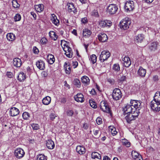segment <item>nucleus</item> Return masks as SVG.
I'll list each match as a JSON object with an SVG mask.
<instances>
[{
    "mask_svg": "<svg viewBox=\"0 0 160 160\" xmlns=\"http://www.w3.org/2000/svg\"><path fill=\"white\" fill-rule=\"evenodd\" d=\"M123 61V65L126 67H129L131 64V61L129 58L125 56L122 59Z\"/></svg>",
    "mask_w": 160,
    "mask_h": 160,
    "instance_id": "obj_17",
    "label": "nucleus"
},
{
    "mask_svg": "<svg viewBox=\"0 0 160 160\" xmlns=\"http://www.w3.org/2000/svg\"><path fill=\"white\" fill-rule=\"evenodd\" d=\"M37 160H47V157L43 154H39L37 156Z\"/></svg>",
    "mask_w": 160,
    "mask_h": 160,
    "instance_id": "obj_37",
    "label": "nucleus"
},
{
    "mask_svg": "<svg viewBox=\"0 0 160 160\" xmlns=\"http://www.w3.org/2000/svg\"><path fill=\"white\" fill-rule=\"evenodd\" d=\"M48 75L47 72L45 71H43L41 73L42 76L43 78L46 77Z\"/></svg>",
    "mask_w": 160,
    "mask_h": 160,
    "instance_id": "obj_57",
    "label": "nucleus"
},
{
    "mask_svg": "<svg viewBox=\"0 0 160 160\" xmlns=\"http://www.w3.org/2000/svg\"><path fill=\"white\" fill-rule=\"evenodd\" d=\"M142 102L140 101L131 100L130 102V104L131 105L133 109L135 112H137L138 113H140V110L141 109V104Z\"/></svg>",
    "mask_w": 160,
    "mask_h": 160,
    "instance_id": "obj_1",
    "label": "nucleus"
},
{
    "mask_svg": "<svg viewBox=\"0 0 160 160\" xmlns=\"http://www.w3.org/2000/svg\"><path fill=\"white\" fill-rule=\"evenodd\" d=\"M22 116L24 119H28L30 118V114L27 112H24L23 113Z\"/></svg>",
    "mask_w": 160,
    "mask_h": 160,
    "instance_id": "obj_40",
    "label": "nucleus"
},
{
    "mask_svg": "<svg viewBox=\"0 0 160 160\" xmlns=\"http://www.w3.org/2000/svg\"><path fill=\"white\" fill-rule=\"evenodd\" d=\"M99 25L101 27H104L107 26V23L105 21H101L99 22Z\"/></svg>",
    "mask_w": 160,
    "mask_h": 160,
    "instance_id": "obj_47",
    "label": "nucleus"
},
{
    "mask_svg": "<svg viewBox=\"0 0 160 160\" xmlns=\"http://www.w3.org/2000/svg\"><path fill=\"white\" fill-rule=\"evenodd\" d=\"M98 39L99 41L102 42H105L107 41L108 38L107 35L103 33H100L98 35Z\"/></svg>",
    "mask_w": 160,
    "mask_h": 160,
    "instance_id": "obj_14",
    "label": "nucleus"
},
{
    "mask_svg": "<svg viewBox=\"0 0 160 160\" xmlns=\"http://www.w3.org/2000/svg\"><path fill=\"white\" fill-rule=\"evenodd\" d=\"M122 93L118 88H116L113 91L112 97L113 99L115 100H119L122 97Z\"/></svg>",
    "mask_w": 160,
    "mask_h": 160,
    "instance_id": "obj_6",
    "label": "nucleus"
},
{
    "mask_svg": "<svg viewBox=\"0 0 160 160\" xmlns=\"http://www.w3.org/2000/svg\"><path fill=\"white\" fill-rule=\"evenodd\" d=\"M134 159L135 160H142V158L141 155L138 156V157L135 158Z\"/></svg>",
    "mask_w": 160,
    "mask_h": 160,
    "instance_id": "obj_64",
    "label": "nucleus"
},
{
    "mask_svg": "<svg viewBox=\"0 0 160 160\" xmlns=\"http://www.w3.org/2000/svg\"><path fill=\"white\" fill-rule=\"evenodd\" d=\"M150 106L154 112H159L160 110V103L153 100L151 102Z\"/></svg>",
    "mask_w": 160,
    "mask_h": 160,
    "instance_id": "obj_8",
    "label": "nucleus"
},
{
    "mask_svg": "<svg viewBox=\"0 0 160 160\" xmlns=\"http://www.w3.org/2000/svg\"><path fill=\"white\" fill-rule=\"evenodd\" d=\"M56 117L55 114L53 113H51L50 115V118L52 120H53Z\"/></svg>",
    "mask_w": 160,
    "mask_h": 160,
    "instance_id": "obj_59",
    "label": "nucleus"
},
{
    "mask_svg": "<svg viewBox=\"0 0 160 160\" xmlns=\"http://www.w3.org/2000/svg\"><path fill=\"white\" fill-rule=\"evenodd\" d=\"M51 101V97L48 96H47L44 98L42 100V102L43 104L45 105H48L49 104Z\"/></svg>",
    "mask_w": 160,
    "mask_h": 160,
    "instance_id": "obj_27",
    "label": "nucleus"
},
{
    "mask_svg": "<svg viewBox=\"0 0 160 160\" xmlns=\"http://www.w3.org/2000/svg\"><path fill=\"white\" fill-rule=\"evenodd\" d=\"M82 82L85 86L88 85L90 83V80L88 77L86 76L82 77L81 78Z\"/></svg>",
    "mask_w": 160,
    "mask_h": 160,
    "instance_id": "obj_22",
    "label": "nucleus"
},
{
    "mask_svg": "<svg viewBox=\"0 0 160 160\" xmlns=\"http://www.w3.org/2000/svg\"><path fill=\"white\" fill-rule=\"evenodd\" d=\"M64 68L67 74H69L70 73L71 71V68L69 63L65 62L64 65Z\"/></svg>",
    "mask_w": 160,
    "mask_h": 160,
    "instance_id": "obj_23",
    "label": "nucleus"
},
{
    "mask_svg": "<svg viewBox=\"0 0 160 160\" xmlns=\"http://www.w3.org/2000/svg\"><path fill=\"white\" fill-rule=\"evenodd\" d=\"M83 35L86 37H89L92 34V32L88 28H85L83 31Z\"/></svg>",
    "mask_w": 160,
    "mask_h": 160,
    "instance_id": "obj_30",
    "label": "nucleus"
},
{
    "mask_svg": "<svg viewBox=\"0 0 160 160\" xmlns=\"http://www.w3.org/2000/svg\"><path fill=\"white\" fill-rule=\"evenodd\" d=\"M73 66L74 68H77L78 65V63L76 61H75L72 62Z\"/></svg>",
    "mask_w": 160,
    "mask_h": 160,
    "instance_id": "obj_61",
    "label": "nucleus"
},
{
    "mask_svg": "<svg viewBox=\"0 0 160 160\" xmlns=\"http://www.w3.org/2000/svg\"><path fill=\"white\" fill-rule=\"evenodd\" d=\"M89 103L90 105L92 107L94 108H96L97 107V105L96 104V103L93 101H90Z\"/></svg>",
    "mask_w": 160,
    "mask_h": 160,
    "instance_id": "obj_48",
    "label": "nucleus"
},
{
    "mask_svg": "<svg viewBox=\"0 0 160 160\" xmlns=\"http://www.w3.org/2000/svg\"><path fill=\"white\" fill-rule=\"evenodd\" d=\"M92 15L95 17H98L99 14L97 10H94L92 12Z\"/></svg>",
    "mask_w": 160,
    "mask_h": 160,
    "instance_id": "obj_51",
    "label": "nucleus"
},
{
    "mask_svg": "<svg viewBox=\"0 0 160 160\" xmlns=\"http://www.w3.org/2000/svg\"><path fill=\"white\" fill-rule=\"evenodd\" d=\"M49 35L51 36V35H52L54 36L53 39L54 41H56L58 38V36L57 35L56 33L53 31H50L49 32Z\"/></svg>",
    "mask_w": 160,
    "mask_h": 160,
    "instance_id": "obj_41",
    "label": "nucleus"
},
{
    "mask_svg": "<svg viewBox=\"0 0 160 160\" xmlns=\"http://www.w3.org/2000/svg\"><path fill=\"white\" fill-rule=\"evenodd\" d=\"M63 49L64 51L66 49L67 50L66 52L73 53L71 48L68 46H66L65 47H64Z\"/></svg>",
    "mask_w": 160,
    "mask_h": 160,
    "instance_id": "obj_53",
    "label": "nucleus"
},
{
    "mask_svg": "<svg viewBox=\"0 0 160 160\" xmlns=\"http://www.w3.org/2000/svg\"><path fill=\"white\" fill-rule=\"evenodd\" d=\"M66 51L67 50L66 49L64 50V52H65V54L66 55L68 58H72L73 56V53L67 52H66Z\"/></svg>",
    "mask_w": 160,
    "mask_h": 160,
    "instance_id": "obj_46",
    "label": "nucleus"
},
{
    "mask_svg": "<svg viewBox=\"0 0 160 160\" xmlns=\"http://www.w3.org/2000/svg\"><path fill=\"white\" fill-rule=\"evenodd\" d=\"M92 158L93 159L98 158L101 159V158L100 154L98 153L94 152H93L91 154Z\"/></svg>",
    "mask_w": 160,
    "mask_h": 160,
    "instance_id": "obj_34",
    "label": "nucleus"
},
{
    "mask_svg": "<svg viewBox=\"0 0 160 160\" xmlns=\"http://www.w3.org/2000/svg\"><path fill=\"white\" fill-rule=\"evenodd\" d=\"M139 113L137 112H133L127 114L125 118L128 123H130L132 121L135 120L138 118Z\"/></svg>",
    "mask_w": 160,
    "mask_h": 160,
    "instance_id": "obj_2",
    "label": "nucleus"
},
{
    "mask_svg": "<svg viewBox=\"0 0 160 160\" xmlns=\"http://www.w3.org/2000/svg\"><path fill=\"white\" fill-rule=\"evenodd\" d=\"M123 114L125 115L133 112H135V111H134L131 105L130 104L127 105L123 108Z\"/></svg>",
    "mask_w": 160,
    "mask_h": 160,
    "instance_id": "obj_11",
    "label": "nucleus"
},
{
    "mask_svg": "<svg viewBox=\"0 0 160 160\" xmlns=\"http://www.w3.org/2000/svg\"><path fill=\"white\" fill-rule=\"evenodd\" d=\"M110 53L108 51L104 50L101 52L99 56V60L101 62H103L110 57Z\"/></svg>",
    "mask_w": 160,
    "mask_h": 160,
    "instance_id": "obj_7",
    "label": "nucleus"
},
{
    "mask_svg": "<svg viewBox=\"0 0 160 160\" xmlns=\"http://www.w3.org/2000/svg\"><path fill=\"white\" fill-rule=\"evenodd\" d=\"M67 5L68 6V10L69 12H73L74 13H75L77 12L76 9L73 3H68Z\"/></svg>",
    "mask_w": 160,
    "mask_h": 160,
    "instance_id": "obj_16",
    "label": "nucleus"
},
{
    "mask_svg": "<svg viewBox=\"0 0 160 160\" xmlns=\"http://www.w3.org/2000/svg\"><path fill=\"white\" fill-rule=\"evenodd\" d=\"M96 121L98 125H100L102 122V119L101 118L99 117H98L96 120Z\"/></svg>",
    "mask_w": 160,
    "mask_h": 160,
    "instance_id": "obj_54",
    "label": "nucleus"
},
{
    "mask_svg": "<svg viewBox=\"0 0 160 160\" xmlns=\"http://www.w3.org/2000/svg\"><path fill=\"white\" fill-rule=\"evenodd\" d=\"M134 8V2L132 1H127L125 4L124 8L127 12L132 11Z\"/></svg>",
    "mask_w": 160,
    "mask_h": 160,
    "instance_id": "obj_9",
    "label": "nucleus"
},
{
    "mask_svg": "<svg viewBox=\"0 0 160 160\" xmlns=\"http://www.w3.org/2000/svg\"><path fill=\"white\" fill-rule=\"evenodd\" d=\"M153 100L160 103V92L157 91L156 92Z\"/></svg>",
    "mask_w": 160,
    "mask_h": 160,
    "instance_id": "obj_31",
    "label": "nucleus"
},
{
    "mask_svg": "<svg viewBox=\"0 0 160 160\" xmlns=\"http://www.w3.org/2000/svg\"><path fill=\"white\" fill-rule=\"evenodd\" d=\"M111 133L113 136H115L116 135L117 133V132L116 131V129L115 128H113L111 129Z\"/></svg>",
    "mask_w": 160,
    "mask_h": 160,
    "instance_id": "obj_55",
    "label": "nucleus"
},
{
    "mask_svg": "<svg viewBox=\"0 0 160 160\" xmlns=\"http://www.w3.org/2000/svg\"><path fill=\"white\" fill-rule=\"evenodd\" d=\"M97 57L95 54H92L90 57V60L93 64L95 63L97 61Z\"/></svg>",
    "mask_w": 160,
    "mask_h": 160,
    "instance_id": "obj_35",
    "label": "nucleus"
},
{
    "mask_svg": "<svg viewBox=\"0 0 160 160\" xmlns=\"http://www.w3.org/2000/svg\"><path fill=\"white\" fill-rule=\"evenodd\" d=\"M100 109L103 112L108 113H110V108L107 102L104 101H101L100 104Z\"/></svg>",
    "mask_w": 160,
    "mask_h": 160,
    "instance_id": "obj_4",
    "label": "nucleus"
},
{
    "mask_svg": "<svg viewBox=\"0 0 160 160\" xmlns=\"http://www.w3.org/2000/svg\"><path fill=\"white\" fill-rule=\"evenodd\" d=\"M21 19V16L19 14H16L14 17V19L15 22L19 21Z\"/></svg>",
    "mask_w": 160,
    "mask_h": 160,
    "instance_id": "obj_43",
    "label": "nucleus"
},
{
    "mask_svg": "<svg viewBox=\"0 0 160 160\" xmlns=\"http://www.w3.org/2000/svg\"><path fill=\"white\" fill-rule=\"evenodd\" d=\"M46 145L49 149H52L55 147L54 142L51 140H48L47 141Z\"/></svg>",
    "mask_w": 160,
    "mask_h": 160,
    "instance_id": "obj_25",
    "label": "nucleus"
},
{
    "mask_svg": "<svg viewBox=\"0 0 160 160\" xmlns=\"http://www.w3.org/2000/svg\"><path fill=\"white\" fill-rule=\"evenodd\" d=\"M144 38V35L142 34H138L134 38L135 41L137 42H141Z\"/></svg>",
    "mask_w": 160,
    "mask_h": 160,
    "instance_id": "obj_20",
    "label": "nucleus"
},
{
    "mask_svg": "<svg viewBox=\"0 0 160 160\" xmlns=\"http://www.w3.org/2000/svg\"><path fill=\"white\" fill-rule=\"evenodd\" d=\"M146 70L142 67H140L138 71V75L142 77H144L146 74Z\"/></svg>",
    "mask_w": 160,
    "mask_h": 160,
    "instance_id": "obj_18",
    "label": "nucleus"
},
{
    "mask_svg": "<svg viewBox=\"0 0 160 160\" xmlns=\"http://www.w3.org/2000/svg\"><path fill=\"white\" fill-rule=\"evenodd\" d=\"M18 78L20 81H23L26 78V74L22 72H20L18 75Z\"/></svg>",
    "mask_w": 160,
    "mask_h": 160,
    "instance_id": "obj_29",
    "label": "nucleus"
},
{
    "mask_svg": "<svg viewBox=\"0 0 160 160\" xmlns=\"http://www.w3.org/2000/svg\"><path fill=\"white\" fill-rule=\"evenodd\" d=\"M132 157L133 159L136 157H138L140 154L135 151H132L131 153Z\"/></svg>",
    "mask_w": 160,
    "mask_h": 160,
    "instance_id": "obj_42",
    "label": "nucleus"
},
{
    "mask_svg": "<svg viewBox=\"0 0 160 160\" xmlns=\"http://www.w3.org/2000/svg\"><path fill=\"white\" fill-rule=\"evenodd\" d=\"M126 79V76H125L122 75L121 77L119 79V80L121 82H122L124 81H125Z\"/></svg>",
    "mask_w": 160,
    "mask_h": 160,
    "instance_id": "obj_60",
    "label": "nucleus"
},
{
    "mask_svg": "<svg viewBox=\"0 0 160 160\" xmlns=\"http://www.w3.org/2000/svg\"><path fill=\"white\" fill-rule=\"evenodd\" d=\"M35 8L38 12H41L43 11L44 6L42 4L36 5L35 6Z\"/></svg>",
    "mask_w": 160,
    "mask_h": 160,
    "instance_id": "obj_32",
    "label": "nucleus"
},
{
    "mask_svg": "<svg viewBox=\"0 0 160 160\" xmlns=\"http://www.w3.org/2000/svg\"><path fill=\"white\" fill-rule=\"evenodd\" d=\"M118 10V6L116 4H112L108 7L107 11L110 15H112L116 13Z\"/></svg>",
    "mask_w": 160,
    "mask_h": 160,
    "instance_id": "obj_3",
    "label": "nucleus"
},
{
    "mask_svg": "<svg viewBox=\"0 0 160 160\" xmlns=\"http://www.w3.org/2000/svg\"><path fill=\"white\" fill-rule=\"evenodd\" d=\"M48 63L50 64H52L55 61V58L53 55L52 54H50L48 56Z\"/></svg>",
    "mask_w": 160,
    "mask_h": 160,
    "instance_id": "obj_33",
    "label": "nucleus"
},
{
    "mask_svg": "<svg viewBox=\"0 0 160 160\" xmlns=\"http://www.w3.org/2000/svg\"><path fill=\"white\" fill-rule=\"evenodd\" d=\"M158 44L157 42H152L149 47V49L151 51H154L157 49Z\"/></svg>",
    "mask_w": 160,
    "mask_h": 160,
    "instance_id": "obj_26",
    "label": "nucleus"
},
{
    "mask_svg": "<svg viewBox=\"0 0 160 160\" xmlns=\"http://www.w3.org/2000/svg\"><path fill=\"white\" fill-rule=\"evenodd\" d=\"M107 81L111 85L114 84L115 82L114 79L111 78H107Z\"/></svg>",
    "mask_w": 160,
    "mask_h": 160,
    "instance_id": "obj_49",
    "label": "nucleus"
},
{
    "mask_svg": "<svg viewBox=\"0 0 160 160\" xmlns=\"http://www.w3.org/2000/svg\"><path fill=\"white\" fill-rule=\"evenodd\" d=\"M67 101V98L65 97L62 98L61 99L60 102L62 103H65Z\"/></svg>",
    "mask_w": 160,
    "mask_h": 160,
    "instance_id": "obj_63",
    "label": "nucleus"
},
{
    "mask_svg": "<svg viewBox=\"0 0 160 160\" xmlns=\"http://www.w3.org/2000/svg\"><path fill=\"white\" fill-rule=\"evenodd\" d=\"M9 112L10 115L11 116L14 117L18 115L19 114V111L17 108L13 107L10 109Z\"/></svg>",
    "mask_w": 160,
    "mask_h": 160,
    "instance_id": "obj_13",
    "label": "nucleus"
},
{
    "mask_svg": "<svg viewBox=\"0 0 160 160\" xmlns=\"http://www.w3.org/2000/svg\"><path fill=\"white\" fill-rule=\"evenodd\" d=\"M112 69L115 71H118L120 70L119 65L118 64H115L113 66Z\"/></svg>",
    "mask_w": 160,
    "mask_h": 160,
    "instance_id": "obj_44",
    "label": "nucleus"
},
{
    "mask_svg": "<svg viewBox=\"0 0 160 160\" xmlns=\"http://www.w3.org/2000/svg\"><path fill=\"white\" fill-rule=\"evenodd\" d=\"M48 41L47 39L44 37H42L41 40L40 42L42 44H45Z\"/></svg>",
    "mask_w": 160,
    "mask_h": 160,
    "instance_id": "obj_52",
    "label": "nucleus"
},
{
    "mask_svg": "<svg viewBox=\"0 0 160 160\" xmlns=\"http://www.w3.org/2000/svg\"><path fill=\"white\" fill-rule=\"evenodd\" d=\"M73 84L77 87L80 88L81 87V82L79 79L75 78L73 81Z\"/></svg>",
    "mask_w": 160,
    "mask_h": 160,
    "instance_id": "obj_36",
    "label": "nucleus"
},
{
    "mask_svg": "<svg viewBox=\"0 0 160 160\" xmlns=\"http://www.w3.org/2000/svg\"><path fill=\"white\" fill-rule=\"evenodd\" d=\"M66 113L68 116L72 117L74 114V112L72 110H68L67 111Z\"/></svg>",
    "mask_w": 160,
    "mask_h": 160,
    "instance_id": "obj_45",
    "label": "nucleus"
},
{
    "mask_svg": "<svg viewBox=\"0 0 160 160\" xmlns=\"http://www.w3.org/2000/svg\"><path fill=\"white\" fill-rule=\"evenodd\" d=\"M12 3L13 7L14 8H18L20 6V4L18 3L17 0H12Z\"/></svg>",
    "mask_w": 160,
    "mask_h": 160,
    "instance_id": "obj_39",
    "label": "nucleus"
},
{
    "mask_svg": "<svg viewBox=\"0 0 160 160\" xmlns=\"http://www.w3.org/2000/svg\"><path fill=\"white\" fill-rule=\"evenodd\" d=\"M7 75L8 77L10 78H12L13 76L12 73L10 72H7Z\"/></svg>",
    "mask_w": 160,
    "mask_h": 160,
    "instance_id": "obj_62",
    "label": "nucleus"
},
{
    "mask_svg": "<svg viewBox=\"0 0 160 160\" xmlns=\"http://www.w3.org/2000/svg\"><path fill=\"white\" fill-rule=\"evenodd\" d=\"M81 22L82 23L85 24L88 22L87 18L86 17L82 18L81 19Z\"/></svg>",
    "mask_w": 160,
    "mask_h": 160,
    "instance_id": "obj_56",
    "label": "nucleus"
},
{
    "mask_svg": "<svg viewBox=\"0 0 160 160\" xmlns=\"http://www.w3.org/2000/svg\"><path fill=\"white\" fill-rule=\"evenodd\" d=\"M131 23V21L128 18H125L123 19L120 22V25L121 29L126 30L129 28Z\"/></svg>",
    "mask_w": 160,
    "mask_h": 160,
    "instance_id": "obj_5",
    "label": "nucleus"
},
{
    "mask_svg": "<svg viewBox=\"0 0 160 160\" xmlns=\"http://www.w3.org/2000/svg\"><path fill=\"white\" fill-rule=\"evenodd\" d=\"M33 52L36 54H37L39 52V50L38 48L36 47H34L33 48Z\"/></svg>",
    "mask_w": 160,
    "mask_h": 160,
    "instance_id": "obj_58",
    "label": "nucleus"
},
{
    "mask_svg": "<svg viewBox=\"0 0 160 160\" xmlns=\"http://www.w3.org/2000/svg\"><path fill=\"white\" fill-rule=\"evenodd\" d=\"M13 64L16 67H20L22 64L21 60L18 58H15L13 60Z\"/></svg>",
    "mask_w": 160,
    "mask_h": 160,
    "instance_id": "obj_21",
    "label": "nucleus"
},
{
    "mask_svg": "<svg viewBox=\"0 0 160 160\" xmlns=\"http://www.w3.org/2000/svg\"><path fill=\"white\" fill-rule=\"evenodd\" d=\"M51 20L52 23L55 25L58 26L59 24V21L57 19V16L55 14H52Z\"/></svg>",
    "mask_w": 160,
    "mask_h": 160,
    "instance_id": "obj_19",
    "label": "nucleus"
},
{
    "mask_svg": "<svg viewBox=\"0 0 160 160\" xmlns=\"http://www.w3.org/2000/svg\"><path fill=\"white\" fill-rule=\"evenodd\" d=\"M15 156L18 159L22 158L25 155V152L22 148H19L16 149L14 152Z\"/></svg>",
    "mask_w": 160,
    "mask_h": 160,
    "instance_id": "obj_10",
    "label": "nucleus"
},
{
    "mask_svg": "<svg viewBox=\"0 0 160 160\" xmlns=\"http://www.w3.org/2000/svg\"><path fill=\"white\" fill-rule=\"evenodd\" d=\"M32 128L35 130H37L39 128V126L38 124L33 123L31 125Z\"/></svg>",
    "mask_w": 160,
    "mask_h": 160,
    "instance_id": "obj_50",
    "label": "nucleus"
},
{
    "mask_svg": "<svg viewBox=\"0 0 160 160\" xmlns=\"http://www.w3.org/2000/svg\"><path fill=\"white\" fill-rule=\"evenodd\" d=\"M75 100L78 102H83L84 101V98L83 94L81 93H78L74 96Z\"/></svg>",
    "mask_w": 160,
    "mask_h": 160,
    "instance_id": "obj_12",
    "label": "nucleus"
},
{
    "mask_svg": "<svg viewBox=\"0 0 160 160\" xmlns=\"http://www.w3.org/2000/svg\"><path fill=\"white\" fill-rule=\"evenodd\" d=\"M122 142L123 145L126 146L127 147H129L130 146L131 143L130 142L125 139H122Z\"/></svg>",
    "mask_w": 160,
    "mask_h": 160,
    "instance_id": "obj_38",
    "label": "nucleus"
},
{
    "mask_svg": "<svg viewBox=\"0 0 160 160\" xmlns=\"http://www.w3.org/2000/svg\"><path fill=\"white\" fill-rule=\"evenodd\" d=\"M6 37L7 39L10 41H13L15 39V36L12 33H8Z\"/></svg>",
    "mask_w": 160,
    "mask_h": 160,
    "instance_id": "obj_28",
    "label": "nucleus"
},
{
    "mask_svg": "<svg viewBox=\"0 0 160 160\" xmlns=\"http://www.w3.org/2000/svg\"><path fill=\"white\" fill-rule=\"evenodd\" d=\"M76 150L77 152L80 154H83L85 152V149L83 147L81 146H77Z\"/></svg>",
    "mask_w": 160,
    "mask_h": 160,
    "instance_id": "obj_24",
    "label": "nucleus"
},
{
    "mask_svg": "<svg viewBox=\"0 0 160 160\" xmlns=\"http://www.w3.org/2000/svg\"><path fill=\"white\" fill-rule=\"evenodd\" d=\"M36 64L37 67L41 70H43L45 68L44 62L41 60L38 61Z\"/></svg>",
    "mask_w": 160,
    "mask_h": 160,
    "instance_id": "obj_15",
    "label": "nucleus"
}]
</instances>
